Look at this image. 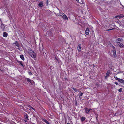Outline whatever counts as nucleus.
<instances>
[{
  "label": "nucleus",
  "mask_w": 124,
  "mask_h": 124,
  "mask_svg": "<svg viewBox=\"0 0 124 124\" xmlns=\"http://www.w3.org/2000/svg\"><path fill=\"white\" fill-rule=\"evenodd\" d=\"M29 54L32 58H36V54L34 51L32 50H30L29 51Z\"/></svg>",
  "instance_id": "obj_1"
},
{
  "label": "nucleus",
  "mask_w": 124,
  "mask_h": 124,
  "mask_svg": "<svg viewBox=\"0 0 124 124\" xmlns=\"http://www.w3.org/2000/svg\"><path fill=\"white\" fill-rule=\"evenodd\" d=\"M123 41V39L122 38H117L116 40V42L117 43H119Z\"/></svg>",
  "instance_id": "obj_2"
},
{
  "label": "nucleus",
  "mask_w": 124,
  "mask_h": 124,
  "mask_svg": "<svg viewBox=\"0 0 124 124\" xmlns=\"http://www.w3.org/2000/svg\"><path fill=\"white\" fill-rule=\"evenodd\" d=\"M110 70H108L106 74V76L105 77V79H107V78L109 77V76L110 75Z\"/></svg>",
  "instance_id": "obj_3"
},
{
  "label": "nucleus",
  "mask_w": 124,
  "mask_h": 124,
  "mask_svg": "<svg viewBox=\"0 0 124 124\" xmlns=\"http://www.w3.org/2000/svg\"><path fill=\"white\" fill-rule=\"evenodd\" d=\"M118 45L121 48L124 47V42L118 44Z\"/></svg>",
  "instance_id": "obj_4"
},
{
  "label": "nucleus",
  "mask_w": 124,
  "mask_h": 124,
  "mask_svg": "<svg viewBox=\"0 0 124 124\" xmlns=\"http://www.w3.org/2000/svg\"><path fill=\"white\" fill-rule=\"evenodd\" d=\"M1 28L2 30L3 31H5V26L4 25L3 23H1Z\"/></svg>",
  "instance_id": "obj_5"
},
{
  "label": "nucleus",
  "mask_w": 124,
  "mask_h": 124,
  "mask_svg": "<svg viewBox=\"0 0 124 124\" xmlns=\"http://www.w3.org/2000/svg\"><path fill=\"white\" fill-rule=\"evenodd\" d=\"M84 109L85 110V113H89V111L92 110V109L91 108H88L87 107L85 108Z\"/></svg>",
  "instance_id": "obj_6"
},
{
  "label": "nucleus",
  "mask_w": 124,
  "mask_h": 124,
  "mask_svg": "<svg viewBox=\"0 0 124 124\" xmlns=\"http://www.w3.org/2000/svg\"><path fill=\"white\" fill-rule=\"evenodd\" d=\"M112 51L113 56L115 58H116L117 56L116 54V49H113V50Z\"/></svg>",
  "instance_id": "obj_7"
},
{
  "label": "nucleus",
  "mask_w": 124,
  "mask_h": 124,
  "mask_svg": "<svg viewBox=\"0 0 124 124\" xmlns=\"http://www.w3.org/2000/svg\"><path fill=\"white\" fill-rule=\"evenodd\" d=\"M89 29L88 28H87L86 29L85 31V34L86 35H88L89 33Z\"/></svg>",
  "instance_id": "obj_8"
},
{
  "label": "nucleus",
  "mask_w": 124,
  "mask_h": 124,
  "mask_svg": "<svg viewBox=\"0 0 124 124\" xmlns=\"http://www.w3.org/2000/svg\"><path fill=\"white\" fill-rule=\"evenodd\" d=\"M124 16L123 14H120L117 15L115 17L116 18L119 17L122 18Z\"/></svg>",
  "instance_id": "obj_9"
},
{
  "label": "nucleus",
  "mask_w": 124,
  "mask_h": 124,
  "mask_svg": "<svg viewBox=\"0 0 124 124\" xmlns=\"http://www.w3.org/2000/svg\"><path fill=\"white\" fill-rule=\"evenodd\" d=\"M63 15L62 16V17L64 20H68V18L67 16L65 14H63Z\"/></svg>",
  "instance_id": "obj_10"
},
{
  "label": "nucleus",
  "mask_w": 124,
  "mask_h": 124,
  "mask_svg": "<svg viewBox=\"0 0 124 124\" xmlns=\"http://www.w3.org/2000/svg\"><path fill=\"white\" fill-rule=\"evenodd\" d=\"M81 44H78V51H81Z\"/></svg>",
  "instance_id": "obj_11"
},
{
  "label": "nucleus",
  "mask_w": 124,
  "mask_h": 124,
  "mask_svg": "<svg viewBox=\"0 0 124 124\" xmlns=\"http://www.w3.org/2000/svg\"><path fill=\"white\" fill-rule=\"evenodd\" d=\"M42 120L46 124H50L49 122L45 119H42Z\"/></svg>",
  "instance_id": "obj_12"
},
{
  "label": "nucleus",
  "mask_w": 124,
  "mask_h": 124,
  "mask_svg": "<svg viewBox=\"0 0 124 124\" xmlns=\"http://www.w3.org/2000/svg\"><path fill=\"white\" fill-rule=\"evenodd\" d=\"M38 6L40 7H42L43 6V3L42 2H41L39 3L38 5Z\"/></svg>",
  "instance_id": "obj_13"
},
{
  "label": "nucleus",
  "mask_w": 124,
  "mask_h": 124,
  "mask_svg": "<svg viewBox=\"0 0 124 124\" xmlns=\"http://www.w3.org/2000/svg\"><path fill=\"white\" fill-rule=\"evenodd\" d=\"M118 81L121 83H124V80L122 79L119 78Z\"/></svg>",
  "instance_id": "obj_14"
},
{
  "label": "nucleus",
  "mask_w": 124,
  "mask_h": 124,
  "mask_svg": "<svg viewBox=\"0 0 124 124\" xmlns=\"http://www.w3.org/2000/svg\"><path fill=\"white\" fill-rule=\"evenodd\" d=\"M8 34L6 32H4L3 33V36L5 37H7Z\"/></svg>",
  "instance_id": "obj_15"
},
{
  "label": "nucleus",
  "mask_w": 124,
  "mask_h": 124,
  "mask_svg": "<svg viewBox=\"0 0 124 124\" xmlns=\"http://www.w3.org/2000/svg\"><path fill=\"white\" fill-rule=\"evenodd\" d=\"M24 117L25 119H27V120H29L28 117V115L26 113L24 114Z\"/></svg>",
  "instance_id": "obj_16"
},
{
  "label": "nucleus",
  "mask_w": 124,
  "mask_h": 124,
  "mask_svg": "<svg viewBox=\"0 0 124 124\" xmlns=\"http://www.w3.org/2000/svg\"><path fill=\"white\" fill-rule=\"evenodd\" d=\"M17 62L18 63L20 64L21 65L23 66V68L24 67V66L23 65L22 63V62L21 61H19L18 60L17 61Z\"/></svg>",
  "instance_id": "obj_17"
},
{
  "label": "nucleus",
  "mask_w": 124,
  "mask_h": 124,
  "mask_svg": "<svg viewBox=\"0 0 124 124\" xmlns=\"http://www.w3.org/2000/svg\"><path fill=\"white\" fill-rule=\"evenodd\" d=\"M109 45H110V46L113 49H115V47L113 46V45L112 43H110L109 44Z\"/></svg>",
  "instance_id": "obj_18"
},
{
  "label": "nucleus",
  "mask_w": 124,
  "mask_h": 124,
  "mask_svg": "<svg viewBox=\"0 0 124 124\" xmlns=\"http://www.w3.org/2000/svg\"><path fill=\"white\" fill-rule=\"evenodd\" d=\"M85 119V117H81V120L82 122H83Z\"/></svg>",
  "instance_id": "obj_19"
},
{
  "label": "nucleus",
  "mask_w": 124,
  "mask_h": 124,
  "mask_svg": "<svg viewBox=\"0 0 124 124\" xmlns=\"http://www.w3.org/2000/svg\"><path fill=\"white\" fill-rule=\"evenodd\" d=\"M20 58L21 59L23 60H24V57L23 56V55H20Z\"/></svg>",
  "instance_id": "obj_20"
},
{
  "label": "nucleus",
  "mask_w": 124,
  "mask_h": 124,
  "mask_svg": "<svg viewBox=\"0 0 124 124\" xmlns=\"http://www.w3.org/2000/svg\"><path fill=\"white\" fill-rule=\"evenodd\" d=\"M14 44L16 45L17 46L19 47V44L18 43V42L17 41H16L14 43Z\"/></svg>",
  "instance_id": "obj_21"
},
{
  "label": "nucleus",
  "mask_w": 124,
  "mask_h": 124,
  "mask_svg": "<svg viewBox=\"0 0 124 124\" xmlns=\"http://www.w3.org/2000/svg\"><path fill=\"white\" fill-rule=\"evenodd\" d=\"M25 80L29 82L30 81V79L29 78H25Z\"/></svg>",
  "instance_id": "obj_22"
},
{
  "label": "nucleus",
  "mask_w": 124,
  "mask_h": 124,
  "mask_svg": "<svg viewBox=\"0 0 124 124\" xmlns=\"http://www.w3.org/2000/svg\"><path fill=\"white\" fill-rule=\"evenodd\" d=\"M28 106L29 107H30V108H32V109H33V110H35V108H34L33 107H32V106H31V105H29V106Z\"/></svg>",
  "instance_id": "obj_23"
},
{
  "label": "nucleus",
  "mask_w": 124,
  "mask_h": 124,
  "mask_svg": "<svg viewBox=\"0 0 124 124\" xmlns=\"http://www.w3.org/2000/svg\"><path fill=\"white\" fill-rule=\"evenodd\" d=\"M72 89H73V90H74V91L75 92H77L78 91V90L76 89H75L73 87H72Z\"/></svg>",
  "instance_id": "obj_24"
},
{
  "label": "nucleus",
  "mask_w": 124,
  "mask_h": 124,
  "mask_svg": "<svg viewBox=\"0 0 124 124\" xmlns=\"http://www.w3.org/2000/svg\"><path fill=\"white\" fill-rule=\"evenodd\" d=\"M114 78L115 79H116V80H118H118H119V78H118L116 76H114Z\"/></svg>",
  "instance_id": "obj_25"
},
{
  "label": "nucleus",
  "mask_w": 124,
  "mask_h": 124,
  "mask_svg": "<svg viewBox=\"0 0 124 124\" xmlns=\"http://www.w3.org/2000/svg\"><path fill=\"white\" fill-rule=\"evenodd\" d=\"M122 88H120L119 89H118V91L119 92H121L122 91Z\"/></svg>",
  "instance_id": "obj_26"
},
{
  "label": "nucleus",
  "mask_w": 124,
  "mask_h": 124,
  "mask_svg": "<svg viewBox=\"0 0 124 124\" xmlns=\"http://www.w3.org/2000/svg\"><path fill=\"white\" fill-rule=\"evenodd\" d=\"M83 93L82 92H81V93L80 94H78V95L80 97V96H82V95H83Z\"/></svg>",
  "instance_id": "obj_27"
},
{
  "label": "nucleus",
  "mask_w": 124,
  "mask_h": 124,
  "mask_svg": "<svg viewBox=\"0 0 124 124\" xmlns=\"http://www.w3.org/2000/svg\"><path fill=\"white\" fill-rule=\"evenodd\" d=\"M28 74L29 75H33V74L32 73L30 72H28Z\"/></svg>",
  "instance_id": "obj_28"
},
{
  "label": "nucleus",
  "mask_w": 124,
  "mask_h": 124,
  "mask_svg": "<svg viewBox=\"0 0 124 124\" xmlns=\"http://www.w3.org/2000/svg\"><path fill=\"white\" fill-rule=\"evenodd\" d=\"M60 13V15L62 16L63 15V14H64V13Z\"/></svg>",
  "instance_id": "obj_29"
},
{
  "label": "nucleus",
  "mask_w": 124,
  "mask_h": 124,
  "mask_svg": "<svg viewBox=\"0 0 124 124\" xmlns=\"http://www.w3.org/2000/svg\"><path fill=\"white\" fill-rule=\"evenodd\" d=\"M32 81H33V80H30V81L29 82H30V83L32 84Z\"/></svg>",
  "instance_id": "obj_30"
},
{
  "label": "nucleus",
  "mask_w": 124,
  "mask_h": 124,
  "mask_svg": "<svg viewBox=\"0 0 124 124\" xmlns=\"http://www.w3.org/2000/svg\"><path fill=\"white\" fill-rule=\"evenodd\" d=\"M96 85L98 87L99 86V85L98 83H96Z\"/></svg>",
  "instance_id": "obj_31"
},
{
  "label": "nucleus",
  "mask_w": 124,
  "mask_h": 124,
  "mask_svg": "<svg viewBox=\"0 0 124 124\" xmlns=\"http://www.w3.org/2000/svg\"><path fill=\"white\" fill-rule=\"evenodd\" d=\"M114 83L116 84V85H118V83L117 82H115Z\"/></svg>",
  "instance_id": "obj_32"
},
{
  "label": "nucleus",
  "mask_w": 124,
  "mask_h": 124,
  "mask_svg": "<svg viewBox=\"0 0 124 124\" xmlns=\"http://www.w3.org/2000/svg\"><path fill=\"white\" fill-rule=\"evenodd\" d=\"M113 29H108V30H107L106 31H109V30H113Z\"/></svg>",
  "instance_id": "obj_33"
},
{
  "label": "nucleus",
  "mask_w": 124,
  "mask_h": 124,
  "mask_svg": "<svg viewBox=\"0 0 124 124\" xmlns=\"http://www.w3.org/2000/svg\"><path fill=\"white\" fill-rule=\"evenodd\" d=\"M27 119H25V120H24V121L25 122H27Z\"/></svg>",
  "instance_id": "obj_34"
},
{
  "label": "nucleus",
  "mask_w": 124,
  "mask_h": 124,
  "mask_svg": "<svg viewBox=\"0 0 124 124\" xmlns=\"http://www.w3.org/2000/svg\"><path fill=\"white\" fill-rule=\"evenodd\" d=\"M28 50H29V51L30 50H31V49L30 47H29V48H28Z\"/></svg>",
  "instance_id": "obj_35"
},
{
  "label": "nucleus",
  "mask_w": 124,
  "mask_h": 124,
  "mask_svg": "<svg viewBox=\"0 0 124 124\" xmlns=\"http://www.w3.org/2000/svg\"><path fill=\"white\" fill-rule=\"evenodd\" d=\"M0 22H1V23H2V21L1 20V19L0 18Z\"/></svg>",
  "instance_id": "obj_36"
},
{
  "label": "nucleus",
  "mask_w": 124,
  "mask_h": 124,
  "mask_svg": "<svg viewBox=\"0 0 124 124\" xmlns=\"http://www.w3.org/2000/svg\"><path fill=\"white\" fill-rule=\"evenodd\" d=\"M75 0L77 2H78L79 1V0Z\"/></svg>",
  "instance_id": "obj_37"
},
{
  "label": "nucleus",
  "mask_w": 124,
  "mask_h": 124,
  "mask_svg": "<svg viewBox=\"0 0 124 124\" xmlns=\"http://www.w3.org/2000/svg\"><path fill=\"white\" fill-rule=\"evenodd\" d=\"M93 66H94V64H93Z\"/></svg>",
  "instance_id": "obj_38"
},
{
  "label": "nucleus",
  "mask_w": 124,
  "mask_h": 124,
  "mask_svg": "<svg viewBox=\"0 0 124 124\" xmlns=\"http://www.w3.org/2000/svg\"><path fill=\"white\" fill-rule=\"evenodd\" d=\"M67 124H70V123H67Z\"/></svg>",
  "instance_id": "obj_39"
},
{
  "label": "nucleus",
  "mask_w": 124,
  "mask_h": 124,
  "mask_svg": "<svg viewBox=\"0 0 124 124\" xmlns=\"http://www.w3.org/2000/svg\"><path fill=\"white\" fill-rule=\"evenodd\" d=\"M0 70H2L0 69Z\"/></svg>",
  "instance_id": "obj_40"
},
{
  "label": "nucleus",
  "mask_w": 124,
  "mask_h": 124,
  "mask_svg": "<svg viewBox=\"0 0 124 124\" xmlns=\"http://www.w3.org/2000/svg\"><path fill=\"white\" fill-rule=\"evenodd\" d=\"M55 58L56 59H57V58H56V57Z\"/></svg>",
  "instance_id": "obj_41"
},
{
  "label": "nucleus",
  "mask_w": 124,
  "mask_h": 124,
  "mask_svg": "<svg viewBox=\"0 0 124 124\" xmlns=\"http://www.w3.org/2000/svg\"><path fill=\"white\" fill-rule=\"evenodd\" d=\"M47 1H48V0H47Z\"/></svg>",
  "instance_id": "obj_42"
}]
</instances>
